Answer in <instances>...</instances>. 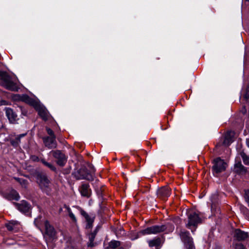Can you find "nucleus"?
I'll list each match as a JSON object with an SVG mask.
<instances>
[{
  "instance_id": "nucleus-3",
  "label": "nucleus",
  "mask_w": 249,
  "mask_h": 249,
  "mask_svg": "<svg viewBox=\"0 0 249 249\" xmlns=\"http://www.w3.org/2000/svg\"><path fill=\"white\" fill-rule=\"evenodd\" d=\"M166 229V226L164 225H154L141 231L139 234L142 235L151 234H156L165 231Z\"/></svg>"
},
{
  "instance_id": "nucleus-7",
  "label": "nucleus",
  "mask_w": 249,
  "mask_h": 249,
  "mask_svg": "<svg viewBox=\"0 0 249 249\" xmlns=\"http://www.w3.org/2000/svg\"><path fill=\"white\" fill-rule=\"evenodd\" d=\"M53 157L57 159V163L61 166H63L67 162L65 155L59 150L52 151L51 152Z\"/></svg>"
},
{
  "instance_id": "nucleus-5",
  "label": "nucleus",
  "mask_w": 249,
  "mask_h": 249,
  "mask_svg": "<svg viewBox=\"0 0 249 249\" xmlns=\"http://www.w3.org/2000/svg\"><path fill=\"white\" fill-rule=\"evenodd\" d=\"M37 182L43 191L46 192L47 194L50 193V182L45 176L38 175L37 177Z\"/></svg>"
},
{
  "instance_id": "nucleus-11",
  "label": "nucleus",
  "mask_w": 249,
  "mask_h": 249,
  "mask_svg": "<svg viewBox=\"0 0 249 249\" xmlns=\"http://www.w3.org/2000/svg\"><path fill=\"white\" fill-rule=\"evenodd\" d=\"M45 145L50 149L54 148L56 147L55 137H46L43 138Z\"/></svg>"
},
{
  "instance_id": "nucleus-16",
  "label": "nucleus",
  "mask_w": 249,
  "mask_h": 249,
  "mask_svg": "<svg viewBox=\"0 0 249 249\" xmlns=\"http://www.w3.org/2000/svg\"><path fill=\"white\" fill-rule=\"evenodd\" d=\"M20 99L25 103L35 107H36L37 104L36 100L26 94H23L21 96Z\"/></svg>"
},
{
  "instance_id": "nucleus-26",
  "label": "nucleus",
  "mask_w": 249,
  "mask_h": 249,
  "mask_svg": "<svg viewBox=\"0 0 249 249\" xmlns=\"http://www.w3.org/2000/svg\"><path fill=\"white\" fill-rule=\"evenodd\" d=\"M243 162L246 165H249V156L243 153L241 155Z\"/></svg>"
},
{
  "instance_id": "nucleus-12",
  "label": "nucleus",
  "mask_w": 249,
  "mask_h": 249,
  "mask_svg": "<svg viewBox=\"0 0 249 249\" xmlns=\"http://www.w3.org/2000/svg\"><path fill=\"white\" fill-rule=\"evenodd\" d=\"M15 205L17 209L23 213L28 212L30 209L29 204L24 200H22L19 203H16Z\"/></svg>"
},
{
  "instance_id": "nucleus-37",
  "label": "nucleus",
  "mask_w": 249,
  "mask_h": 249,
  "mask_svg": "<svg viewBox=\"0 0 249 249\" xmlns=\"http://www.w3.org/2000/svg\"><path fill=\"white\" fill-rule=\"evenodd\" d=\"M246 142L247 146L249 148V139H247Z\"/></svg>"
},
{
  "instance_id": "nucleus-25",
  "label": "nucleus",
  "mask_w": 249,
  "mask_h": 249,
  "mask_svg": "<svg viewBox=\"0 0 249 249\" xmlns=\"http://www.w3.org/2000/svg\"><path fill=\"white\" fill-rule=\"evenodd\" d=\"M41 162L45 166H47L50 169L53 171H55L56 170L55 167L51 163L46 162L44 160H41Z\"/></svg>"
},
{
  "instance_id": "nucleus-10",
  "label": "nucleus",
  "mask_w": 249,
  "mask_h": 249,
  "mask_svg": "<svg viewBox=\"0 0 249 249\" xmlns=\"http://www.w3.org/2000/svg\"><path fill=\"white\" fill-rule=\"evenodd\" d=\"M249 236L248 233L240 229H236L234 231V237L238 241H243L248 238Z\"/></svg>"
},
{
  "instance_id": "nucleus-15",
  "label": "nucleus",
  "mask_w": 249,
  "mask_h": 249,
  "mask_svg": "<svg viewBox=\"0 0 249 249\" xmlns=\"http://www.w3.org/2000/svg\"><path fill=\"white\" fill-rule=\"evenodd\" d=\"M44 226L45 228V233L49 236L53 237L55 235V231L53 226H52L49 222L46 220L44 222Z\"/></svg>"
},
{
  "instance_id": "nucleus-8",
  "label": "nucleus",
  "mask_w": 249,
  "mask_h": 249,
  "mask_svg": "<svg viewBox=\"0 0 249 249\" xmlns=\"http://www.w3.org/2000/svg\"><path fill=\"white\" fill-rule=\"evenodd\" d=\"M80 211L81 214L85 218L87 222L86 228L90 229L92 227V224L94 220L95 217L93 214H89L84 210L80 207H76Z\"/></svg>"
},
{
  "instance_id": "nucleus-34",
  "label": "nucleus",
  "mask_w": 249,
  "mask_h": 249,
  "mask_svg": "<svg viewBox=\"0 0 249 249\" xmlns=\"http://www.w3.org/2000/svg\"><path fill=\"white\" fill-rule=\"evenodd\" d=\"M30 159L34 161H39V158L38 157H37L36 156H35V155H32L31 157H30Z\"/></svg>"
},
{
  "instance_id": "nucleus-24",
  "label": "nucleus",
  "mask_w": 249,
  "mask_h": 249,
  "mask_svg": "<svg viewBox=\"0 0 249 249\" xmlns=\"http://www.w3.org/2000/svg\"><path fill=\"white\" fill-rule=\"evenodd\" d=\"M15 179L18 182L22 187L26 188L28 184V181L22 178H15Z\"/></svg>"
},
{
  "instance_id": "nucleus-35",
  "label": "nucleus",
  "mask_w": 249,
  "mask_h": 249,
  "mask_svg": "<svg viewBox=\"0 0 249 249\" xmlns=\"http://www.w3.org/2000/svg\"><path fill=\"white\" fill-rule=\"evenodd\" d=\"M93 238H91L90 239V242L88 244V246L89 247H93Z\"/></svg>"
},
{
  "instance_id": "nucleus-19",
  "label": "nucleus",
  "mask_w": 249,
  "mask_h": 249,
  "mask_svg": "<svg viewBox=\"0 0 249 249\" xmlns=\"http://www.w3.org/2000/svg\"><path fill=\"white\" fill-rule=\"evenodd\" d=\"M235 172L239 174H244L247 172V169L241 162L237 163L234 165Z\"/></svg>"
},
{
  "instance_id": "nucleus-31",
  "label": "nucleus",
  "mask_w": 249,
  "mask_h": 249,
  "mask_svg": "<svg viewBox=\"0 0 249 249\" xmlns=\"http://www.w3.org/2000/svg\"><path fill=\"white\" fill-rule=\"evenodd\" d=\"M245 199L246 201L247 202L248 206L249 207V190H245Z\"/></svg>"
},
{
  "instance_id": "nucleus-39",
  "label": "nucleus",
  "mask_w": 249,
  "mask_h": 249,
  "mask_svg": "<svg viewBox=\"0 0 249 249\" xmlns=\"http://www.w3.org/2000/svg\"><path fill=\"white\" fill-rule=\"evenodd\" d=\"M171 229L172 230H173L174 229V227L172 226Z\"/></svg>"
},
{
  "instance_id": "nucleus-33",
  "label": "nucleus",
  "mask_w": 249,
  "mask_h": 249,
  "mask_svg": "<svg viewBox=\"0 0 249 249\" xmlns=\"http://www.w3.org/2000/svg\"><path fill=\"white\" fill-rule=\"evenodd\" d=\"M235 249H246L245 247L240 243L235 245Z\"/></svg>"
},
{
  "instance_id": "nucleus-23",
  "label": "nucleus",
  "mask_w": 249,
  "mask_h": 249,
  "mask_svg": "<svg viewBox=\"0 0 249 249\" xmlns=\"http://www.w3.org/2000/svg\"><path fill=\"white\" fill-rule=\"evenodd\" d=\"M66 208L68 212L69 215L70 217L71 218V220L73 222L76 223L77 221L76 217L75 216L74 214L72 213L71 208L68 206H66Z\"/></svg>"
},
{
  "instance_id": "nucleus-36",
  "label": "nucleus",
  "mask_w": 249,
  "mask_h": 249,
  "mask_svg": "<svg viewBox=\"0 0 249 249\" xmlns=\"http://www.w3.org/2000/svg\"><path fill=\"white\" fill-rule=\"evenodd\" d=\"M26 135V134H20L18 136V137L17 138V142H18L20 141V139L21 138V137H24Z\"/></svg>"
},
{
  "instance_id": "nucleus-4",
  "label": "nucleus",
  "mask_w": 249,
  "mask_h": 249,
  "mask_svg": "<svg viewBox=\"0 0 249 249\" xmlns=\"http://www.w3.org/2000/svg\"><path fill=\"white\" fill-rule=\"evenodd\" d=\"M180 236L181 240L184 242L186 249H195L193 244V239L190 236V233L188 231L185 230H181L180 233Z\"/></svg>"
},
{
  "instance_id": "nucleus-17",
  "label": "nucleus",
  "mask_w": 249,
  "mask_h": 249,
  "mask_svg": "<svg viewBox=\"0 0 249 249\" xmlns=\"http://www.w3.org/2000/svg\"><path fill=\"white\" fill-rule=\"evenodd\" d=\"M121 245L120 241L112 240L109 242L107 247H105V249H124L123 247H120Z\"/></svg>"
},
{
  "instance_id": "nucleus-20",
  "label": "nucleus",
  "mask_w": 249,
  "mask_h": 249,
  "mask_svg": "<svg viewBox=\"0 0 249 249\" xmlns=\"http://www.w3.org/2000/svg\"><path fill=\"white\" fill-rule=\"evenodd\" d=\"M39 115L44 120L48 119L49 115L47 111L43 108H39L38 110Z\"/></svg>"
},
{
  "instance_id": "nucleus-22",
  "label": "nucleus",
  "mask_w": 249,
  "mask_h": 249,
  "mask_svg": "<svg viewBox=\"0 0 249 249\" xmlns=\"http://www.w3.org/2000/svg\"><path fill=\"white\" fill-rule=\"evenodd\" d=\"M9 197L11 199L18 200L19 199L20 196L18 193L17 191L13 190L11 191L9 195Z\"/></svg>"
},
{
  "instance_id": "nucleus-40",
  "label": "nucleus",
  "mask_w": 249,
  "mask_h": 249,
  "mask_svg": "<svg viewBox=\"0 0 249 249\" xmlns=\"http://www.w3.org/2000/svg\"><path fill=\"white\" fill-rule=\"evenodd\" d=\"M36 220H35V223H36Z\"/></svg>"
},
{
  "instance_id": "nucleus-9",
  "label": "nucleus",
  "mask_w": 249,
  "mask_h": 249,
  "mask_svg": "<svg viewBox=\"0 0 249 249\" xmlns=\"http://www.w3.org/2000/svg\"><path fill=\"white\" fill-rule=\"evenodd\" d=\"M6 116L9 122L12 124H15L18 120V116L13 110L9 107L5 108Z\"/></svg>"
},
{
  "instance_id": "nucleus-32",
  "label": "nucleus",
  "mask_w": 249,
  "mask_h": 249,
  "mask_svg": "<svg viewBox=\"0 0 249 249\" xmlns=\"http://www.w3.org/2000/svg\"><path fill=\"white\" fill-rule=\"evenodd\" d=\"M46 130L47 133L50 136V137H55L53 131L51 128L47 127L46 128Z\"/></svg>"
},
{
  "instance_id": "nucleus-30",
  "label": "nucleus",
  "mask_w": 249,
  "mask_h": 249,
  "mask_svg": "<svg viewBox=\"0 0 249 249\" xmlns=\"http://www.w3.org/2000/svg\"><path fill=\"white\" fill-rule=\"evenodd\" d=\"M79 179H85L90 180H92L93 178L90 174H88L87 175L82 176V177L79 178Z\"/></svg>"
},
{
  "instance_id": "nucleus-29",
  "label": "nucleus",
  "mask_w": 249,
  "mask_h": 249,
  "mask_svg": "<svg viewBox=\"0 0 249 249\" xmlns=\"http://www.w3.org/2000/svg\"><path fill=\"white\" fill-rule=\"evenodd\" d=\"M242 94L245 99H248L249 98V86L247 87L245 92L244 90H242Z\"/></svg>"
},
{
  "instance_id": "nucleus-18",
  "label": "nucleus",
  "mask_w": 249,
  "mask_h": 249,
  "mask_svg": "<svg viewBox=\"0 0 249 249\" xmlns=\"http://www.w3.org/2000/svg\"><path fill=\"white\" fill-rule=\"evenodd\" d=\"M150 247H155L156 249H160L161 247V240L160 238H156L153 240L148 241Z\"/></svg>"
},
{
  "instance_id": "nucleus-14",
  "label": "nucleus",
  "mask_w": 249,
  "mask_h": 249,
  "mask_svg": "<svg viewBox=\"0 0 249 249\" xmlns=\"http://www.w3.org/2000/svg\"><path fill=\"white\" fill-rule=\"evenodd\" d=\"M157 193L160 196L167 197L169 196L171 194V189L168 186H164L159 189Z\"/></svg>"
},
{
  "instance_id": "nucleus-2",
  "label": "nucleus",
  "mask_w": 249,
  "mask_h": 249,
  "mask_svg": "<svg viewBox=\"0 0 249 249\" xmlns=\"http://www.w3.org/2000/svg\"><path fill=\"white\" fill-rule=\"evenodd\" d=\"M201 221V220L199 215L195 212H191L188 213V223L186 226L191 229L192 232H194Z\"/></svg>"
},
{
  "instance_id": "nucleus-21",
  "label": "nucleus",
  "mask_w": 249,
  "mask_h": 249,
  "mask_svg": "<svg viewBox=\"0 0 249 249\" xmlns=\"http://www.w3.org/2000/svg\"><path fill=\"white\" fill-rule=\"evenodd\" d=\"M18 223L15 221H10L6 224V226L9 231H13L16 228V226L18 225Z\"/></svg>"
},
{
  "instance_id": "nucleus-38",
  "label": "nucleus",
  "mask_w": 249,
  "mask_h": 249,
  "mask_svg": "<svg viewBox=\"0 0 249 249\" xmlns=\"http://www.w3.org/2000/svg\"><path fill=\"white\" fill-rule=\"evenodd\" d=\"M11 143H12V144L13 146H16V144H15V143L14 142H13V141H12V142H11Z\"/></svg>"
},
{
  "instance_id": "nucleus-27",
  "label": "nucleus",
  "mask_w": 249,
  "mask_h": 249,
  "mask_svg": "<svg viewBox=\"0 0 249 249\" xmlns=\"http://www.w3.org/2000/svg\"><path fill=\"white\" fill-rule=\"evenodd\" d=\"M233 140L230 139L226 136H225L223 144L224 145L227 146L230 145L233 142Z\"/></svg>"
},
{
  "instance_id": "nucleus-1",
  "label": "nucleus",
  "mask_w": 249,
  "mask_h": 249,
  "mask_svg": "<svg viewBox=\"0 0 249 249\" xmlns=\"http://www.w3.org/2000/svg\"><path fill=\"white\" fill-rule=\"evenodd\" d=\"M18 79L15 75L9 74L6 71H0V84L6 89L16 91L18 89Z\"/></svg>"
},
{
  "instance_id": "nucleus-41",
  "label": "nucleus",
  "mask_w": 249,
  "mask_h": 249,
  "mask_svg": "<svg viewBox=\"0 0 249 249\" xmlns=\"http://www.w3.org/2000/svg\"><path fill=\"white\" fill-rule=\"evenodd\" d=\"M247 1H249V0H246Z\"/></svg>"
},
{
  "instance_id": "nucleus-13",
  "label": "nucleus",
  "mask_w": 249,
  "mask_h": 249,
  "mask_svg": "<svg viewBox=\"0 0 249 249\" xmlns=\"http://www.w3.org/2000/svg\"><path fill=\"white\" fill-rule=\"evenodd\" d=\"M80 192L82 196L89 197L91 195V190L88 184H83L80 188Z\"/></svg>"
},
{
  "instance_id": "nucleus-6",
  "label": "nucleus",
  "mask_w": 249,
  "mask_h": 249,
  "mask_svg": "<svg viewBox=\"0 0 249 249\" xmlns=\"http://www.w3.org/2000/svg\"><path fill=\"white\" fill-rule=\"evenodd\" d=\"M227 167V163L220 158H217L213 160V170L214 173L218 174L224 171Z\"/></svg>"
},
{
  "instance_id": "nucleus-28",
  "label": "nucleus",
  "mask_w": 249,
  "mask_h": 249,
  "mask_svg": "<svg viewBox=\"0 0 249 249\" xmlns=\"http://www.w3.org/2000/svg\"><path fill=\"white\" fill-rule=\"evenodd\" d=\"M235 133L234 131L230 130L227 132L225 134L228 138L230 139L233 140V138L234 137Z\"/></svg>"
}]
</instances>
